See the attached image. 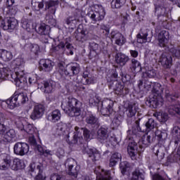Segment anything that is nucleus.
Listing matches in <instances>:
<instances>
[{
	"label": "nucleus",
	"instance_id": "obj_56",
	"mask_svg": "<svg viewBox=\"0 0 180 180\" xmlns=\"http://www.w3.org/2000/svg\"><path fill=\"white\" fill-rule=\"evenodd\" d=\"M172 134L174 137L177 139V140L174 141L175 144H178L180 141V127H174L172 129Z\"/></svg>",
	"mask_w": 180,
	"mask_h": 180
},
{
	"label": "nucleus",
	"instance_id": "obj_21",
	"mask_svg": "<svg viewBox=\"0 0 180 180\" xmlns=\"http://www.w3.org/2000/svg\"><path fill=\"white\" fill-rule=\"evenodd\" d=\"M110 37L115 40V44H117V46H123L126 43L124 36L117 31H112L110 33Z\"/></svg>",
	"mask_w": 180,
	"mask_h": 180
},
{
	"label": "nucleus",
	"instance_id": "obj_8",
	"mask_svg": "<svg viewBox=\"0 0 180 180\" xmlns=\"http://www.w3.org/2000/svg\"><path fill=\"white\" fill-rule=\"evenodd\" d=\"M65 49H67V50H69V53L70 54V56H72V54H74V52L72 51V50H74V46H72V44H71L68 41H65V42L61 41L58 46L55 47V50L56 51H58L59 56H63V54H64Z\"/></svg>",
	"mask_w": 180,
	"mask_h": 180
},
{
	"label": "nucleus",
	"instance_id": "obj_44",
	"mask_svg": "<svg viewBox=\"0 0 180 180\" xmlns=\"http://www.w3.org/2000/svg\"><path fill=\"white\" fill-rule=\"evenodd\" d=\"M164 92V88L160 83H153V87L152 89V93L155 94L156 96H161V94Z\"/></svg>",
	"mask_w": 180,
	"mask_h": 180
},
{
	"label": "nucleus",
	"instance_id": "obj_11",
	"mask_svg": "<svg viewBox=\"0 0 180 180\" xmlns=\"http://www.w3.org/2000/svg\"><path fill=\"white\" fill-rule=\"evenodd\" d=\"M127 153L131 157V160H136V155H137L138 153H140L136 141L129 139L127 146Z\"/></svg>",
	"mask_w": 180,
	"mask_h": 180
},
{
	"label": "nucleus",
	"instance_id": "obj_42",
	"mask_svg": "<svg viewBox=\"0 0 180 180\" xmlns=\"http://www.w3.org/2000/svg\"><path fill=\"white\" fill-rule=\"evenodd\" d=\"M178 161H180L179 153H172L167 157L165 165L168 167V165H169L170 164H174V162H178Z\"/></svg>",
	"mask_w": 180,
	"mask_h": 180
},
{
	"label": "nucleus",
	"instance_id": "obj_7",
	"mask_svg": "<svg viewBox=\"0 0 180 180\" xmlns=\"http://www.w3.org/2000/svg\"><path fill=\"white\" fill-rule=\"evenodd\" d=\"M19 22H18V20L15 18H8L6 20H3L1 22V27L4 29V30H8V32H12V30H15L16 27H18Z\"/></svg>",
	"mask_w": 180,
	"mask_h": 180
},
{
	"label": "nucleus",
	"instance_id": "obj_62",
	"mask_svg": "<svg viewBox=\"0 0 180 180\" xmlns=\"http://www.w3.org/2000/svg\"><path fill=\"white\" fill-rule=\"evenodd\" d=\"M8 8V15H11V16H13L16 15V12H18V8L15 6H10Z\"/></svg>",
	"mask_w": 180,
	"mask_h": 180
},
{
	"label": "nucleus",
	"instance_id": "obj_3",
	"mask_svg": "<svg viewBox=\"0 0 180 180\" xmlns=\"http://www.w3.org/2000/svg\"><path fill=\"white\" fill-rule=\"evenodd\" d=\"M98 8H100L97 11H89L88 13V16L94 23L103 20V19H105V15H106L105 8H103L102 5L98 6Z\"/></svg>",
	"mask_w": 180,
	"mask_h": 180
},
{
	"label": "nucleus",
	"instance_id": "obj_20",
	"mask_svg": "<svg viewBox=\"0 0 180 180\" xmlns=\"http://www.w3.org/2000/svg\"><path fill=\"white\" fill-rule=\"evenodd\" d=\"M155 6V15L160 19L161 16L164 17L167 15V8L164 6V3L158 1L154 4Z\"/></svg>",
	"mask_w": 180,
	"mask_h": 180
},
{
	"label": "nucleus",
	"instance_id": "obj_33",
	"mask_svg": "<svg viewBox=\"0 0 180 180\" xmlns=\"http://www.w3.org/2000/svg\"><path fill=\"white\" fill-rule=\"evenodd\" d=\"M114 84L115 86L113 89L117 95H126V94L129 93V91L124 89V86L123 84H121L117 82H115Z\"/></svg>",
	"mask_w": 180,
	"mask_h": 180
},
{
	"label": "nucleus",
	"instance_id": "obj_6",
	"mask_svg": "<svg viewBox=\"0 0 180 180\" xmlns=\"http://www.w3.org/2000/svg\"><path fill=\"white\" fill-rule=\"evenodd\" d=\"M101 112L103 116H110L113 113V101L105 99L101 102Z\"/></svg>",
	"mask_w": 180,
	"mask_h": 180
},
{
	"label": "nucleus",
	"instance_id": "obj_19",
	"mask_svg": "<svg viewBox=\"0 0 180 180\" xmlns=\"http://www.w3.org/2000/svg\"><path fill=\"white\" fill-rule=\"evenodd\" d=\"M11 162H12L11 155L6 153L0 155V169H8L11 167Z\"/></svg>",
	"mask_w": 180,
	"mask_h": 180
},
{
	"label": "nucleus",
	"instance_id": "obj_40",
	"mask_svg": "<svg viewBox=\"0 0 180 180\" xmlns=\"http://www.w3.org/2000/svg\"><path fill=\"white\" fill-rule=\"evenodd\" d=\"M50 26L43 23L39 25L38 29L37 30V33L41 34V36L44 34H50Z\"/></svg>",
	"mask_w": 180,
	"mask_h": 180
},
{
	"label": "nucleus",
	"instance_id": "obj_48",
	"mask_svg": "<svg viewBox=\"0 0 180 180\" xmlns=\"http://www.w3.org/2000/svg\"><path fill=\"white\" fill-rule=\"evenodd\" d=\"M153 116L157 117V120L160 122H167L169 119L168 114L167 112H156L153 114Z\"/></svg>",
	"mask_w": 180,
	"mask_h": 180
},
{
	"label": "nucleus",
	"instance_id": "obj_61",
	"mask_svg": "<svg viewBox=\"0 0 180 180\" xmlns=\"http://www.w3.org/2000/svg\"><path fill=\"white\" fill-rule=\"evenodd\" d=\"M1 57L4 60H6V61H11V60H12V53L4 50L1 53Z\"/></svg>",
	"mask_w": 180,
	"mask_h": 180
},
{
	"label": "nucleus",
	"instance_id": "obj_63",
	"mask_svg": "<svg viewBox=\"0 0 180 180\" xmlns=\"http://www.w3.org/2000/svg\"><path fill=\"white\" fill-rule=\"evenodd\" d=\"M51 180H65V178L63 175H60L57 173H53L50 176Z\"/></svg>",
	"mask_w": 180,
	"mask_h": 180
},
{
	"label": "nucleus",
	"instance_id": "obj_22",
	"mask_svg": "<svg viewBox=\"0 0 180 180\" xmlns=\"http://www.w3.org/2000/svg\"><path fill=\"white\" fill-rule=\"evenodd\" d=\"M85 122L86 124L91 126V127H94V129H98V127L101 126L99 119L94 115H88L86 117Z\"/></svg>",
	"mask_w": 180,
	"mask_h": 180
},
{
	"label": "nucleus",
	"instance_id": "obj_38",
	"mask_svg": "<svg viewBox=\"0 0 180 180\" xmlns=\"http://www.w3.org/2000/svg\"><path fill=\"white\" fill-rule=\"evenodd\" d=\"M16 137V131H15V129H11L7 131L4 134V141L6 143H11L13 139Z\"/></svg>",
	"mask_w": 180,
	"mask_h": 180
},
{
	"label": "nucleus",
	"instance_id": "obj_17",
	"mask_svg": "<svg viewBox=\"0 0 180 180\" xmlns=\"http://www.w3.org/2000/svg\"><path fill=\"white\" fill-rule=\"evenodd\" d=\"M158 40L160 47H167L169 40V32L166 30L161 31L158 34Z\"/></svg>",
	"mask_w": 180,
	"mask_h": 180
},
{
	"label": "nucleus",
	"instance_id": "obj_58",
	"mask_svg": "<svg viewBox=\"0 0 180 180\" xmlns=\"http://www.w3.org/2000/svg\"><path fill=\"white\" fill-rule=\"evenodd\" d=\"M165 96L169 102H174V101H175V98H176V96L170 92L169 90L165 91Z\"/></svg>",
	"mask_w": 180,
	"mask_h": 180
},
{
	"label": "nucleus",
	"instance_id": "obj_34",
	"mask_svg": "<svg viewBox=\"0 0 180 180\" xmlns=\"http://www.w3.org/2000/svg\"><path fill=\"white\" fill-rule=\"evenodd\" d=\"M67 125L65 124H58L53 128L54 136H64L65 134V128Z\"/></svg>",
	"mask_w": 180,
	"mask_h": 180
},
{
	"label": "nucleus",
	"instance_id": "obj_24",
	"mask_svg": "<svg viewBox=\"0 0 180 180\" xmlns=\"http://www.w3.org/2000/svg\"><path fill=\"white\" fill-rule=\"evenodd\" d=\"M115 58L117 64H119L122 67H124L125 64H127L130 61V58L122 52L117 53Z\"/></svg>",
	"mask_w": 180,
	"mask_h": 180
},
{
	"label": "nucleus",
	"instance_id": "obj_5",
	"mask_svg": "<svg viewBox=\"0 0 180 180\" xmlns=\"http://www.w3.org/2000/svg\"><path fill=\"white\" fill-rule=\"evenodd\" d=\"M9 126H11V120L6 118L4 113L0 112V144L5 141V139L2 137V134H5Z\"/></svg>",
	"mask_w": 180,
	"mask_h": 180
},
{
	"label": "nucleus",
	"instance_id": "obj_16",
	"mask_svg": "<svg viewBox=\"0 0 180 180\" xmlns=\"http://www.w3.org/2000/svg\"><path fill=\"white\" fill-rule=\"evenodd\" d=\"M108 127H101L97 131V140L100 141V143H108Z\"/></svg>",
	"mask_w": 180,
	"mask_h": 180
},
{
	"label": "nucleus",
	"instance_id": "obj_10",
	"mask_svg": "<svg viewBox=\"0 0 180 180\" xmlns=\"http://www.w3.org/2000/svg\"><path fill=\"white\" fill-rule=\"evenodd\" d=\"M56 88V83L51 80L43 81L41 84H38V89H41L44 94H51Z\"/></svg>",
	"mask_w": 180,
	"mask_h": 180
},
{
	"label": "nucleus",
	"instance_id": "obj_23",
	"mask_svg": "<svg viewBox=\"0 0 180 180\" xmlns=\"http://www.w3.org/2000/svg\"><path fill=\"white\" fill-rule=\"evenodd\" d=\"M160 63L165 68H171L172 65V57H171L168 53H162L160 57Z\"/></svg>",
	"mask_w": 180,
	"mask_h": 180
},
{
	"label": "nucleus",
	"instance_id": "obj_2",
	"mask_svg": "<svg viewBox=\"0 0 180 180\" xmlns=\"http://www.w3.org/2000/svg\"><path fill=\"white\" fill-rule=\"evenodd\" d=\"M30 172L32 176H36L35 180H46V177L43 176V165L35 162L30 165ZM37 175V176H36Z\"/></svg>",
	"mask_w": 180,
	"mask_h": 180
},
{
	"label": "nucleus",
	"instance_id": "obj_53",
	"mask_svg": "<svg viewBox=\"0 0 180 180\" xmlns=\"http://www.w3.org/2000/svg\"><path fill=\"white\" fill-rule=\"evenodd\" d=\"M9 75H11V70L8 68L0 69V79L5 80Z\"/></svg>",
	"mask_w": 180,
	"mask_h": 180
},
{
	"label": "nucleus",
	"instance_id": "obj_57",
	"mask_svg": "<svg viewBox=\"0 0 180 180\" xmlns=\"http://www.w3.org/2000/svg\"><path fill=\"white\" fill-rule=\"evenodd\" d=\"M65 23H66L68 26H75L77 25V18L70 16L65 20Z\"/></svg>",
	"mask_w": 180,
	"mask_h": 180
},
{
	"label": "nucleus",
	"instance_id": "obj_37",
	"mask_svg": "<svg viewBox=\"0 0 180 180\" xmlns=\"http://www.w3.org/2000/svg\"><path fill=\"white\" fill-rule=\"evenodd\" d=\"M139 110V107L136 104H129L127 108L126 113L128 117H133L136 116Z\"/></svg>",
	"mask_w": 180,
	"mask_h": 180
},
{
	"label": "nucleus",
	"instance_id": "obj_29",
	"mask_svg": "<svg viewBox=\"0 0 180 180\" xmlns=\"http://www.w3.org/2000/svg\"><path fill=\"white\" fill-rule=\"evenodd\" d=\"M81 84L83 85H89L95 82V77L92 75L89 74L88 71L84 72L83 77L81 80Z\"/></svg>",
	"mask_w": 180,
	"mask_h": 180
},
{
	"label": "nucleus",
	"instance_id": "obj_32",
	"mask_svg": "<svg viewBox=\"0 0 180 180\" xmlns=\"http://www.w3.org/2000/svg\"><path fill=\"white\" fill-rule=\"evenodd\" d=\"M17 127L20 129L22 131L24 130L27 134L32 135L33 133H34V129L33 128V125L28 124L25 127L22 124V122H15Z\"/></svg>",
	"mask_w": 180,
	"mask_h": 180
},
{
	"label": "nucleus",
	"instance_id": "obj_51",
	"mask_svg": "<svg viewBox=\"0 0 180 180\" xmlns=\"http://www.w3.org/2000/svg\"><path fill=\"white\" fill-rule=\"evenodd\" d=\"M131 180H144V174L136 169L132 173Z\"/></svg>",
	"mask_w": 180,
	"mask_h": 180
},
{
	"label": "nucleus",
	"instance_id": "obj_13",
	"mask_svg": "<svg viewBox=\"0 0 180 180\" xmlns=\"http://www.w3.org/2000/svg\"><path fill=\"white\" fill-rule=\"evenodd\" d=\"M153 151L156 155L158 161H162L165 158V153H167V148L164 145H156L153 147Z\"/></svg>",
	"mask_w": 180,
	"mask_h": 180
},
{
	"label": "nucleus",
	"instance_id": "obj_4",
	"mask_svg": "<svg viewBox=\"0 0 180 180\" xmlns=\"http://www.w3.org/2000/svg\"><path fill=\"white\" fill-rule=\"evenodd\" d=\"M75 160L73 158H68L65 162V166L68 168V174L72 178H77L78 176V172L79 171V167H75Z\"/></svg>",
	"mask_w": 180,
	"mask_h": 180
},
{
	"label": "nucleus",
	"instance_id": "obj_27",
	"mask_svg": "<svg viewBox=\"0 0 180 180\" xmlns=\"http://www.w3.org/2000/svg\"><path fill=\"white\" fill-rule=\"evenodd\" d=\"M86 153L89 155V157L91 158L93 162L98 161L101 159V153L96 148L91 149L89 148H86Z\"/></svg>",
	"mask_w": 180,
	"mask_h": 180
},
{
	"label": "nucleus",
	"instance_id": "obj_18",
	"mask_svg": "<svg viewBox=\"0 0 180 180\" xmlns=\"http://www.w3.org/2000/svg\"><path fill=\"white\" fill-rule=\"evenodd\" d=\"M12 78H13L15 85L17 86H23L27 83V79L23 75V72H15L14 75H11Z\"/></svg>",
	"mask_w": 180,
	"mask_h": 180
},
{
	"label": "nucleus",
	"instance_id": "obj_15",
	"mask_svg": "<svg viewBox=\"0 0 180 180\" xmlns=\"http://www.w3.org/2000/svg\"><path fill=\"white\" fill-rule=\"evenodd\" d=\"M54 63L49 59H41L39 60V70L44 72H50L53 70Z\"/></svg>",
	"mask_w": 180,
	"mask_h": 180
},
{
	"label": "nucleus",
	"instance_id": "obj_60",
	"mask_svg": "<svg viewBox=\"0 0 180 180\" xmlns=\"http://www.w3.org/2000/svg\"><path fill=\"white\" fill-rule=\"evenodd\" d=\"M129 165L127 162H122L120 164V168L121 169L122 175H124V174H126V172L127 171V169H129Z\"/></svg>",
	"mask_w": 180,
	"mask_h": 180
},
{
	"label": "nucleus",
	"instance_id": "obj_59",
	"mask_svg": "<svg viewBox=\"0 0 180 180\" xmlns=\"http://www.w3.org/2000/svg\"><path fill=\"white\" fill-rule=\"evenodd\" d=\"M90 51L100 52L102 49L101 46L95 42L89 43Z\"/></svg>",
	"mask_w": 180,
	"mask_h": 180
},
{
	"label": "nucleus",
	"instance_id": "obj_14",
	"mask_svg": "<svg viewBox=\"0 0 180 180\" xmlns=\"http://www.w3.org/2000/svg\"><path fill=\"white\" fill-rule=\"evenodd\" d=\"M43 115H44V106L41 104L37 105L34 107L30 115V119L32 120H37V119H40Z\"/></svg>",
	"mask_w": 180,
	"mask_h": 180
},
{
	"label": "nucleus",
	"instance_id": "obj_39",
	"mask_svg": "<svg viewBox=\"0 0 180 180\" xmlns=\"http://www.w3.org/2000/svg\"><path fill=\"white\" fill-rule=\"evenodd\" d=\"M153 139L151 135L146 134L141 137L139 140V143L143 144V147H148V146H150L151 143H153Z\"/></svg>",
	"mask_w": 180,
	"mask_h": 180
},
{
	"label": "nucleus",
	"instance_id": "obj_30",
	"mask_svg": "<svg viewBox=\"0 0 180 180\" xmlns=\"http://www.w3.org/2000/svg\"><path fill=\"white\" fill-rule=\"evenodd\" d=\"M9 168L12 169L13 171H19V169H23L25 168V163L18 158H15L10 163Z\"/></svg>",
	"mask_w": 180,
	"mask_h": 180
},
{
	"label": "nucleus",
	"instance_id": "obj_41",
	"mask_svg": "<svg viewBox=\"0 0 180 180\" xmlns=\"http://www.w3.org/2000/svg\"><path fill=\"white\" fill-rule=\"evenodd\" d=\"M21 23L22 29H25V30H27V32H31L34 29V27L33 26V22L26 18H22L21 20Z\"/></svg>",
	"mask_w": 180,
	"mask_h": 180
},
{
	"label": "nucleus",
	"instance_id": "obj_12",
	"mask_svg": "<svg viewBox=\"0 0 180 180\" xmlns=\"http://www.w3.org/2000/svg\"><path fill=\"white\" fill-rule=\"evenodd\" d=\"M75 39L80 43H84L88 40V30L78 28L74 33Z\"/></svg>",
	"mask_w": 180,
	"mask_h": 180
},
{
	"label": "nucleus",
	"instance_id": "obj_31",
	"mask_svg": "<svg viewBox=\"0 0 180 180\" xmlns=\"http://www.w3.org/2000/svg\"><path fill=\"white\" fill-rule=\"evenodd\" d=\"M14 95H15V99L17 100L18 106H20V105H24V103H26L29 99L27 98V95H26L25 93L15 91Z\"/></svg>",
	"mask_w": 180,
	"mask_h": 180
},
{
	"label": "nucleus",
	"instance_id": "obj_54",
	"mask_svg": "<svg viewBox=\"0 0 180 180\" xmlns=\"http://www.w3.org/2000/svg\"><path fill=\"white\" fill-rule=\"evenodd\" d=\"M145 126L146 127V131H151V130H153V129L157 127V123H155L154 119L150 118L146 123Z\"/></svg>",
	"mask_w": 180,
	"mask_h": 180
},
{
	"label": "nucleus",
	"instance_id": "obj_9",
	"mask_svg": "<svg viewBox=\"0 0 180 180\" xmlns=\"http://www.w3.org/2000/svg\"><path fill=\"white\" fill-rule=\"evenodd\" d=\"M13 151L16 155H26L29 153V145L26 143L18 142L14 145Z\"/></svg>",
	"mask_w": 180,
	"mask_h": 180
},
{
	"label": "nucleus",
	"instance_id": "obj_1",
	"mask_svg": "<svg viewBox=\"0 0 180 180\" xmlns=\"http://www.w3.org/2000/svg\"><path fill=\"white\" fill-rule=\"evenodd\" d=\"M59 70L58 72L61 75L62 78L65 77H72V75H78L79 74V70L81 68L78 63H70L67 65L66 69L64 68L63 63H58Z\"/></svg>",
	"mask_w": 180,
	"mask_h": 180
},
{
	"label": "nucleus",
	"instance_id": "obj_45",
	"mask_svg": "<svg viewBox=\"0 0 180 180\" xmlns=\"http://www.w3.org/2000/svg\"><path fill=\"white\" fill-rule=\"evenodd\" d=\"M120 160H122V155L120 153H113L110 159V167H115Z\"/></svg>",
	"mask_w": 180,
	"mask_h": 180
},
{
	"label": "nucleus",
	"instance_id": "obj_43",
	"mask_svg": "<svg viewBox=\"0 0 180 180\" xmlns=\"http://www.w3.org/2000/svg\"><path fill=\"white\" fill-rule=\"evenodd\" d=\"M156 137H158V140L160 144H164V141L167 140L168 137V134L166 131H162L160 130H157L155 132Z\"/></svg>",
	"mask_w": 180,
	"mask_h": 180
},
{
	"label": "nucleus",
	"instance_id": "obj_52",
	"mask_svg": "<svg viewBox=\"0 0 180 180\" xmlns=\"http://www.w3.org/2000/svg\"><path fill=\"white\" fill-rule=\"evenodd\" d=\"M147 36H148V32H147V31L138 34L137 43H140L141 44H143V43H147Z\"/></svg>",
	"mask_w": 180,
	"mask_h": 180
},
{
	"label": "nucleus",
	"instance_id": "obj_55",
	"mask_svg": "<svg viewBox=\"0 0 180 180\" xmlns=\"http://www.w3.org/2000/svg\"><path fill=\"white\" fill-rule=\"evenodd\" d=\"M152 82L148 80V78H145L143 80H139V82L138 84L139 88H141L143 85V88H146V89H150L151 88Z\"/></svg>",
	"mask_w": 180,
	"mask_h": 180
},
{
	"label": "nucleus",
	"instance_id": "obj_35",
	"mask_svg": "<svg viewBox=\"0 0 180 180\" xmlns=\"http://www.w3.org/2000/svg\"><path fill=\"white\" fill-rule=\"evenodd\" d=\"M64 112L68 113L70 117L79 116L81 115V108L79 107H73L72 108H64Z\"/></svg>",
	"mask_w": 180,
	"mask_h": 180
},
{
	"label": "nucleus",
	"instance_id": "obj_50",
	"mask_svg": "<svg viewBox=\"0 0 180 180\" xmlns=\"http://www.w3.org/2000/svg\"><path fill=\"white\" fill-rule=\"evenodd\" d=\"M125 0H112L110 5L112 9H120L124 5Z\"/></svg>",
	"mask_w": 180,
	"mask_h": 180
},
{
	"label": "nucleus",
	"instance_id": "obj_36",
	"mask_svg": "<svg viewBox=\"0 0 180 180\" xmlns=\"http://www.w3.org/2000/svg\"><path fill=\"white\" fill-rule=\"evenodd\" d=\"M57 6H58V1H50L45 3V9H51V13L56 15V11H57Z\"/></svg>",
	"mask_w": 180,
	"mask_h": 180
},
{
	"label": "nucleus",
	"instance_id": "obj_28",
	"mask_svg": "<svg viewBox=\"0 0 180 180\" xmlns=\"http://www.w3.org/2000/svg\"><path fill=\"white\" fill-rule=\"evenodd\" d=\"M61 119V112L58 110H55L49 114L47 120L52 123H57Z\"/></svg>",
	"mask_w": 180,
	"mask_h": 180
},
{
	"label": "nucleus",
	"instance_id": "obj_25",
	"mask_svg": "<svg viewBox=\"0 0 180 180\" xmlns=\"http://www.w3.org/2000/svg\"><path fill=\"white\" fill-rule=\"evenodd\" d=\"M65 103H62L61 108L64 110V109H71L72 108H78L81 106V103L75 98H69L68 101V104L65 105Z\"/></svg>",
	"mask_w": 180,
	"mask_h": 180
},
{
	"label": "nucleus",
	"instance_id": "obj_64",
	"mask_svg": "<svg viewBox=\"0 0 180 180\" xmlns=\"http://www.w3.org/2000/svg\"><path fill=\"white\" fill-rule=\"evenodd\" d=\"M101 102V97L98 95H96L94 97L89 99V103L92 105H98Z\"/></svg>",
	"mask_w": 180,
	"mask_h": 180
},
{
	"label": "nucleus",
	"instance_id": "obj_46",
	"mask_svg": "<svg viewBox=\"0 0 180 180\" xmlns=\"http://www.w3.org/2000/svg\"><path fill=\"white\" fill-rule=\"evenodd\" d=\"M131 70L134 72H140L141 71V63L139 60L133 58L131 59Z\"/></svg>",
	"mask_w": 180,
	"mask_h": 180
},
{
	"label": "nucleus",
	"instance_id": "obj_49",
	"mask_svg": "<svg viewBox=\"0 0 180 180\" xmlns=\"http://www.w3.org/2000/svg\"><path fill=\"white\" fill-rule=\"evenodd\" d=\"M32 6L34 11H40L44 8L43 0H32Z\"/></svg>",
	"mask_w": 180,
	"mask_h": 180
},
{
	"label": "nucleus",
	"instance_id": "obj_26",
	"mask_svg": "<svg viewBox=\"0 0 180 180\" xmlns=\"http://www.w3.org/2000/svg\"><path fill=\"white\" fill-rule=\"evenodd\" d=\"M160 102H161V96L154 94L150 95L149 100L147 101V103L149 105L150 108H153V109L158 108Z\"/></svg>",
	"mask_w": 180,
	"mask_h": 180
},
{
	"label": "nucleus",
	"instance_id": "obj_47",
	"mask_svg": "<svg viewBox=\"0 0 180 180\" xmlns=\"http://www.w3.org/2000/svg\"><path fill=\"white\" fill-rule=\"evenodd\" d=\"M16 96L15 94L6 101V103L10 106V109H15V108H18V100L15 98Z\"/></svg>",
	"mask_w": 180,
	"mask_h": 180
}]
</instances>
